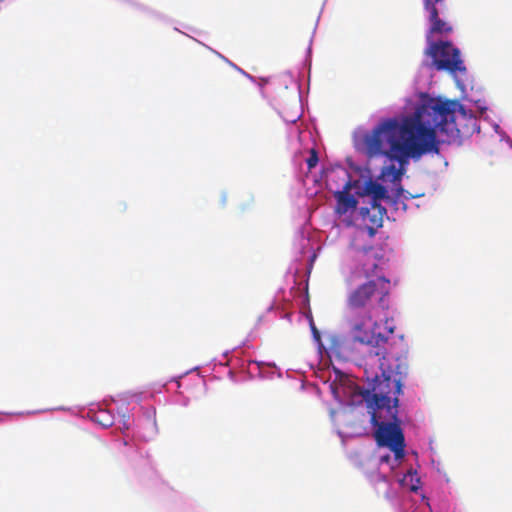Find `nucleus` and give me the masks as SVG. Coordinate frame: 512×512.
I'll return each mask as SVG.
<instances>
[{
	"label": "nucleus",
	"mask_w": 512,
	"mask_h": 512,
	"mask_svg": "<svg viewBox=\"0 0 512 512\" xmlns=\"http://www.w3.org/2000/svg\"><path fill=\"white\" fill-rule=\"evenodd\" d=\"M477 119L457 100L430 98L412 115L385 118L361 139L368 158L385 157L391 162L382 168L381 176L390 182L400 181L409 160H419L429 153H439L437 133L443 142H461L472 135Z\"/></svg>",
	"instance_id": "1"
},
{
	"label": "nucleus",
	"mask_w": 512,
	"mask_h": 512,
	"mask_svg": "<svg viewBox=\"0 0 512 512\" xmlns=\"http://www.w3.org/2000/svg\"><path fill=\"white\" fill-rule=\"evenodd\" d=\"M377 262L363 263V271L368 279L347 293L345 321L353 340L365 345L385 344L388 337L378 331L375 317L388 309L390 280L378 275Z\"/></svg>",
	"instance_id": "2"
},
{
	"label": "nucleus",
	"mask_w": 512,
	"mask_h": 512,
	"mask_svg": "<svg viewBox=\"0 0 512 512\" xmlns=\"http://www.w3.org/2000/svg\"><path fill=\"white\" fill-rule=\"evenodd\" d=\"M401 385L388 378L370 393H362L371 415V424L376 427L374 438L378 446L389 448L396 459L404 457L405 438L398 419Z\"/></svg>",
	"instance_id": "3"
},
{
	"label": "nucleus",
	"mask_w": 512,
	"mask_h": 512,
	"mask_svg": "<svg viewBox=\"0 0 512 512\" xmlns=\"http://www.w3.org/2000/svg\"><path fill=\"white\" fill-rule=\"evenodd\" d=\"M383 345L384 344H379L378 346L369 345L372 349L369 351L366 364L371 367L377 365L381 371V375L376 373L371 379L373 384L371 386L370 393H373L374 388L382 384L387 378L390 381H398L402 386V378L407 374L408 365L406 360L398 357L395 360L397 363L395 366H392L386 357V349Z\"/></svg>",
	"instance_id": "4"
},
{
	"label": "nucleus",
	"mask_w": 512,
	"mask_h": 512,
	"mask_svg": "<svg viewBox=\"0 0 512 512\" xmlns=\"http://www.w3.org/2000/svg\"><path fill=\"white\" fill-rule=\"evenodd\" d=\"M425 54L432 59L430 66L438 71H446L451 75L466 72L460 51L448 41L432 42Z\"/></svg>",
	"instance_id": "5"
},
{
	"label": "nucleus",
	"mask_w": 512,
	"mask_h": 512,
	"mask_svg": "<svg viewBox=\"0 0 512 512\" xmlns=\"http://www.w3.org/2000/svg\"><path fill=\"white\" fill-rule=\"evenodd\" d=\"M386 209L380 203H370V207H361L360 215L367 228L368 236L372 238L376 230L382 226Z\"/></svg>",
	"instance_id": "6"
},
{
	"label": "nucleus",
	"mask_w": 512,
	"mask_h": 512,
	"mask_svg": "<svg viewBox=\"0 0 512 512\" xmlns=\"http://www.w3.org/2000/svg\"><path fill=\"white\" fill-rule=\"evenodd\" d=\"M351 188V181L347 180L342 190L334 192L336 199L335 213L339 216L345 215L349 211H354L357 208L358 200L350 194Z\"/></svg>",
	"instance_id": "7"
},
{
	"label": "nucleus",
	"mask_w": 512,
	"mask_h": 512,
	"mask_svg": "<svg viewBox=\"0 0 512 512\" xmlns=\"http://www.w3.org/2000/svg\"><path fill=\"white\" fill-rule=\"evenodd\" d=\"M425 10L429 13V20L431 22V33H449L452 27L440 18V15L445 16L448 12V7L444 2V10H441L439 3H432L431 5H424Z\"/></svg>",
	"instance_id": "8"
},
{
	"label": "nucleus",
	"mask_w": 512,
	"mask_h": 512,
	"mask_svg": "<svg viewBox=\"0 0 512 512\" xmlns=\"http://www.w3.org/2000/svg\"><path fill=\"white\" fill-rule=\"evenodd\" d=\"M366 192L372 196L371 203H379L380 200L388 197L386 188L377 182H369L366 186Z\"/></svg>",
	"instance_id": "9"
},
{
	"label": "nucleus",
	"mask_w": 512,
	"mask_h": 512,
	"mask_svg": "<svg viewBox=\"0 0 512 512\" xmlns=\"http://www.w3.org/2000/svg\"><path fill=\"white\" fill-rule=\"evenodd\" d=\"M364 238H365L364 231H357L352 236L349 247L352 250H354L355 252H363L365 254L372 251L373 247L371 245H366L365 243H363Z\"/></svg>",
	"instance_id": "10"
},
{
	"label": "nucleus",
	"mask_w": 512,
	"mask_h": 512,
	"mask_svg": "<svg viewBox=\"0 0 512 512\" xmlns=\"http://www.w3.org/2000/svg\"><path fill=\"white\" fill-rule=\"evenodd\" d=\"M318 161H319V159H318L317 151L315 149H311L310 155L306 160L308 169L312 170L314 167H316V165L318 164Z\"/></svg>",
	"instance_id": "11"
},
{
	"label": "nucleus",
	"mask_w": 512,
	"mask_h": 512,
	"mask_svg": "<svg viewBox=\"0 0 512 512\" xmlns=\"http://www.w3.org/2000/svg\"><path fill=\"white\" fill-rule=\"evenodd\" d=\"M378 482L385 486L384 493L387 495L388 494V488H389V483H388L387 478L385 476H379L378 477Z\"/></svg>",
	"instance_id": "12"
},
{
	"label": "nucleus",
	"mask_w": 512,
	"mask_h": 512,
	"mask_svg": "<svg viewBox=\"0 0 512 512\" xmlns=\"http://www.w3.org/2000/svg\"><path fill=\"white\" fill-rule=\"evenodd\" d=\"M432 3H439L441 10H444V0H424V5H431Z\"/></svg>",
	"instance_id": "13"
},
{
	"label": "nucleus",
	"mask_w": 512,
	"mask_h": 512,
	"mask_svg": "<svg viewBox=\"0 0 512 512\" xmlns=\"http://www.w3.org/2000/svg\"><path fill=\"white\" fill-rule=\"evenodd\" d=\"M389 459H390V456L386 455V456H382L380 460H381V462H386L387 463L389 461Z\"/></svg>",
	"instance_id": "14"
},
{
	"label": "nucleus",
	"mask_w": 512,
	"mask_h": 512,
	"mask_svg": "<svg viewBox=\"0 0 512 512\" xmlns=\"http://www.w3.org/2000/svg\"><path fill=\"white\" fill-rule=\"evenodd\" d=\"M388 333L392 334L393 333V328H389Z\"/></svg>",
	"instance_id": "15"
}]
</instances>
